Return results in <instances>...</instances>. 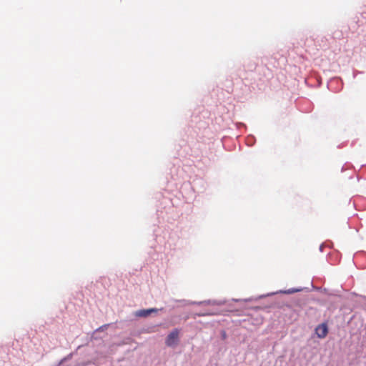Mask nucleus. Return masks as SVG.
<instances>
[{
	"mask_svg": "<svg viewBox=\"0 0 366 366\" xmlns=\"http://www.w3.org/2000/svg\"><path fill=\"white\" fill-rule=\"evenodd\" d=\"M179 337V330L177 329L173 330L167 336L166 339V345L167 346H174L177 344Z\"/></svg>",
	"mask_w": 366,
	"mask_h": 366,
	"instance_id": "f257e3e1",
	"label": "nucleus"
},
{
	"mask_svg": "<svg viewBox=\"0 0 366 366\" xmlns=\"http://www.w3.org/2000/svg\"><path fill=\"white\" fill-rule=\"evenodd\" d=\"M315 333L319 338H321V339L325 338L328 333V327H327V324L322 323V324L319 325L315 328Z\"/></svg>",
	"mask_w": 366,
	"mask_h": 366,
	"instance_id": "f03ea898",
	"label": "nucleus"
},
{
	"mask_svg": "<svg viewBox=\"0 0 366 366\" xmlns=\"http://www.w3.org/2000/svg\"><path fill=\"white\" fill-rule=\"evenodd\" d=\"M158 311L157 309L151 308L147 310H140L136 312V315L138 317H146L149 316L152 312H157Z\"/></svg>",
	"mask_w": 366,
	"mask_h": 366,
	"instance_id": "7ed1b4c3",
	"label": "nucleus"
},
{
	"mask_svg": "<svg viewBox=\"0 0 366 366\" xmlns=\"http://www.w3.org/2000/svg\"><path fill=\"white\" fill-rule=\"evenodd\" d=\"M297 291H299V290L285 292V293H292V292H297Z\"/></svg>",
	"mask_w": 366,
	"mask_h": 366,
	"instance_id": "20e7f679",
	"label": "nucleus"
}]
</instances>
